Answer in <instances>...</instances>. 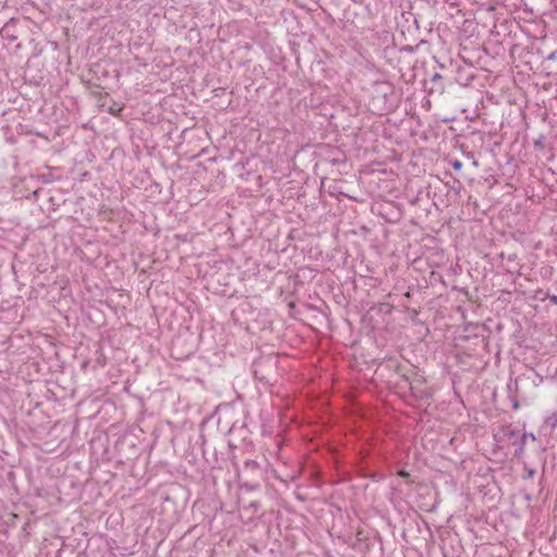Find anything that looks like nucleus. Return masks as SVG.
Wrapping results in <instances>:
<instances>
[{
    "mask_svg": "<svg viewBox=\"0 0 557 557\" xmlns=\"http://www.w3.org/2000/svg\"><path fill=\"white\" fill-rule=\"evenodd\" d=\"M233 465L236 468L237 478L242 487L247 491H256L261 487L265 479L267 460L264 458L261 461L247 459L242 469H238L235 461H233Z\"/></svg>",
    "mask_w": 557,
    "mask_h": 557,
    "instance_id": "f257e3e1",
    "label": "nucleus"
},
{
    "mask_svg": "<svg viewBox=\"0 0 557 557\" xmlns=\"http://www.w3.org/2000/svg\"><path fill=\"white\" fill-rule=\"evenodd\" d=\"M319 163L324 166H331V173L337 175L347 174L349 170L348 159L344 150L334 146H326L320 152Z\"/></svg>",
    "mask_w": 557,
    "mask_h": 557,
    "instance_id": "f03ea898",
    "label": "nucleus"
},
{
    "mask_svg": "<svg viewBox=\"0 0 557 557\" xmlns=\"http://www.w3.org/2000/svg\"><path fill=\"white\" fill-rule=\"evenodd\" d=\"M124 109V106L123 104H120V103H116L114 102L110 109H109V112L112 114V115H119L120 112Z\"/></svg>",
    "mask_w": 557,
    "mask_h": 557,
    "instance_id": "6ab92c4d",
    "label": "nucleus"
},
{
    "mask_svg": "<svg viewBox=\"0 0 557 557\" xmlns=\"http://www.w3.org/2000/svg\"><path fill=\"white\" fill-rule=\"evenodd\" d=\"M380 215L388 223H397L400 221L403 213L393 205V202H388L385 206H382Z\"/></svg>",
    "mask_w": 557,
    "mask_h": 557,
    "instance_id": "9d476101",
    "label": "nucleus"
},
{
    "mask_svg": "<svg viewBox=\"0 0 557 557\" xmlns=\"http://www.w3.org/2000/svg\"><path fill=\"white\" fill-rule=\"evenodd\" d=\"M406 198L412 206L426 205L430 200V187H420L416 193L410 189L406 190Z\"/></svg>",
    "mask_w": 557,
    "mask_h": 557,
    "instance_id": "6e6552de",
    "label": "nucleus"
},
{
    "mask_svg": "<svg viewBox=\"0 0 557 557\" xmlns=\"http://www.w3.org/2000/svg\"><path fill=\"white\" fill-rule=\"evenodd\" d=\"M397 475H398L399 478H401V479L407 480L408 482H412V481L410 480V478H411L410 473H409L407 470H405V469H399V470L397 471Z\"/></svg>",
    "mask_w": 557,
    "mask_h": 557,
    "instance_id": "4be33fe9",
    "label": "nucleus"
},
{
    "mask_svg": "<svg viewBox=\"0 0 557 557\" xmlns=\"http://www.w3.org/2000/svg\"><path fill=\"white\" fill-rule=\"evenodd\" d=\"M114 450L120 462L136 459L140 455V448L135 435L125 433L119 436L114 444Z\"/></svg>",
    "mask_w": 557,
    "mask_h": 557,
    "instance_id": "7ed1b4c3",
    "label": "nucleus"
},
{
    "mask_svg": "<svg viewBox=\"0 0 557 557\" xmlns=\"http://www.w3.org/2000/svg\"><path fill=\"white\" fill-rule=\"evenodd\" d=\"M546 292H544L543 289H539L536 290L535 293V298L540 300V298H543L544 295H545Z\"/></svg>",
    "mask_w": 557,
    "mask_h": 557,
    "instance_id": "393cba45",
    "label": "nucleus"
},
{
    "mask_svg": "<svg viewBox=\"0 0 557 557\" xmlns=\"http://www.w3.org/2000/svg\"><path fill=\"white\" fill-rule=\"evenodd\" d=\"M40 191H41V188H36V189L33 191V196H34L35 198H37Z\"/></svg>",
    "mask_w": 557,
    "mask_h": 557,
    "instance_id": "a878e982",
    "label": "nucleus"
},
{
    "mask_svg": "<svg viewBox=\"0 0 557 557\" xmlns=\"http://www.w3.org/2000/svg\"><path fill=\"white\" fill-rule=\"evenodd\" d=\"M443 557H460L462 546L457 534L447 535L442 539L441 545Z\"/></svg>",
    "mask_w": 557,
    "mask_h": 557,
    "instance_id": "423d86ee",
    "label": "nucleus"
},
{
    "mask_svg": "<svg viewBox=\"0 0 557 557\" xmlns=\"http://www.w3.org/2000/svg\"><path fill=\"white\" fill-rule=\"evenodd\" d=\"M183 494H184V490H183L182 485L176 484V485L171 486V488L169 491L164 492L161 495L163 509L164 510L172 509V510L176 511L177 497L183 496Z\"/></svg>",
    "mask_w": 557,
    "mask_h": 557,
    "instance_id": "0eeeda50",
    "label": "nucleus"
},
{
    "mask_svg": "<svg viewBox=\"0 0 557 557\" xmlns=\"http://www.w3.org/2000/svg\"><path fill=\"white\" fill-rule=\"evenodd\" d=\"M445 77L440 73H434L430 77L431 86L429 88V94H437L443 95L445 91V84H444Z\"/></svg>",
    "mask_w": 557,
    "mask_h": 557,
    "instance_id": "ddd939ff",
    "label": "nucleus"
},
{
    "mask_svg": "<svg viewBox=\"0 0 557 557\" xmlns=\"http://www.w3.org/2000/svg\"><path fill=\"white\" fill-rule=\"evenodd\" d=\"M414 51V48L412 46H404L399 49V52H409V53H412Z\"/></svg>",
    "mask_w": 557,
    "mask_h": 557,
    "instance_id": "b1692460",
    "label": "nucleus"
},
{
    "mask_svg": "<svg viewBox=\"0 0 557 557\" xmlns=\"http://www.w3.org/2000/svg\"><path fill=\"white\" fill-rule=\"evenodd\" d=\"M546 299H549V301L553 304V305H557V295L555 294H549L548 292L545 293L544 297L543 298H540L541 301H544Z\"/></svg>",
    "mask_w": 557,
    "mask_h": 557,
    "instance_id": "412c9836",
    "label": "nucleus"
},
{
    "mask_svg": "<svg viewBox=\"0 0 557 557\" xmlns=\"http://www.w3.org/2000/svg\"><path fill=\"white\" fill-rule=\"evenodd\" d=\"M543 71L546 72V75H550L554 72H557V50L552 51L546 57H543Z\"/></svg>",
    "mask_w": 557,
    "mask_h": 557,
    "instance_id": "4468645a",
    "label": "nucleus"
},
{
    "mask_svg": "<svg viewBox=\"0 0 557 557\" xmlns=\"http://www.w3.org/2000/svg\"><path fill=\"white\" fill-rule=\"evenodd\" d=\"M447 185H449L450 190L455 191L456 194H459L462 189V184L459 177H454L453 183H447Z\"/></svg>",
    "mask_w": 557,
    "mask_h": 557,
    "instance_id": "a211bd4d",
    "label": "nucleus"
},
{
    "mask_svg": "<svg viewBox=\"0 0 557 557\" xmlns=\"http://www.w3.org/2000/svg\"><path fill=\"white\" fill-rule=\"evenodd\" d=\"M449 163H450L455 174L457 175V177L467 178V176L462 172L463 163L460 160L454 159V160H450Z\"/></svg>",
    "mask_w": 557,
    "mask_h": 557,
    "instance_id": "2eb2a0df",
    "label": "nucleus"
},
{
    "mask_svg": "<svg viewBox=\"0 0 557 557\" xmlns=\"http://www.w3.org/2000/svg\"><path fill=\"white\" fill-rule=\"evenodd\" d=\"M401 16L406 20L407 23L412 22L414 28L419 29L418 18L413 13H411V12L403 13Z\"/></svg>",
    "mask_w": 557,
    "mask_h": 557,
    "instance_id": "dca6fc26",
    "label": "nucleus"
},
{
    "mask_svg": "<svg viewBox=\"0 0 557 557\" xmlns=\"http://www.w3.org/2000/svg\"><path fill=\"white\" fill-rule=\"evenodd\" d=\"M379 369H381L382 371L387 370V371L394 372L395 374L399 375L400 379H401V374L408 373L407 371H405V366L401 364L398 359L393 358V357L385 358L380 363Z\"/></svg>",
    "mask_w": 557,
    "mask_h": 557,
    "instance_id": "f8f14e48",
    "label": "nucleus"
},
{
    "mask_svg": "<svg viewBox=\"0 0 557 557\" xmlns=\"http://www.w3.org/2000/svg\"><path fill=\"white\" fill-rule=\"evenodd\" d=\"M37 178H38V181H40L44 184H48V183L53 182L52 174H50V173L40 174V175L37 176Z\"/></svg>",
    "mask_w": 557,
    "mask_h": 557,
    "instance_id": "aec40b11",
    "label": "nucleus"
},
{
    "mask_svg": "<svg viewBox=\"0 0 557 557\" xmlns=\"http://www.w3.org/2000/svg\"><path fill=\"white\" fill-rule=\"evenodd\" d=\"M525 11H529V13L535 17L542 14L539 9L534 10V8H527Z\"/></svg>",
    "mask_w": 557,
    "mask_h": 557,
    "instance_id": "5701e85b",
    "label": "nucleus"
},
{
    "mask_svg": "<svg viewBox=\"0 0 557 557\" xmlns=\"http://www.w3.org/2000/svg\"><path fill=\"white\" fill-rule=\"evenodd\" d=\"M545 140H546V136L541 134L537 139L534 140V148L536 150H540V151H543L546 146H545Z\"/></svg>",
    "mask_w": 557,
    "mask_h": 557,
    "instance_id": "f3484780",
    "label": "nucleus"
},
{
    "mask_svg": "<svg viewBox=\"0 0 557 557\" xmlns=\"http://www.w3.org/2000/svg\"><path fill=\"white\" fill-rule=\"evenodd\" d=\"M413 377L409 373L401 374V381L409 384L411 394L418 399H428L431 394L422 388L424 380L421 379L416 372L412 371Z\"/></svg>",
    "mask_w": 557,
    "mask_h": 557,
    "instance_id": "39448f33",
    "label": "nucleus"
},
{
    "mask_svg": "<svg viewBox=\"0 0 557 557\" xmlns=\"http://www.w3.org/2000/svg\"><path fill=\"white\" fill-rule=\"evenodd\" d=\"M18 22L20 21L17 18H10L0 29V36L10 44L14 42L18 38Z\"/></svg>",
    "mask_w": 557,
    "mask_h": 557,
    "instance_id": "1a4fd4ad",
    "label": "nucleus"
},
{
    "mask_svg": "<svg viewBox=\"0 0 557 557\" xmlns=\"http://www.w3.org/2000/svg\"><path fill=\"white\" fill-rule=\"evenodd\" d=\"M499 258L503 261H506V263L504 264V269L507 273L520 274L521 264L518 262L517 253L505 255V252H502L499 255Z\"/></svg>",
    "mask_w": 557,
    "mask_h": 557,
    "instance_id": "9b49d317",
    "label": "nucleus"
},
{
    "mask_svg": "<svg viewBox=\"0 0 557 557\" xmlns=\"http://www.w3.org/2000/svg\"><path fill=\"white\" fill-rule=\"evenodd\" d=\"M519 407H520L519 401H518V400H515V401L512 403V408H513L515 410H517V409H519Z\"/></svg>",
    "mask_w": 557,
    "mask_h": 557,
    "instance_id": "bb28decb",
    "label": "nucleus"
},
{
    "mask_svg": "<svg viewBox=\"0 0 557 557\" xmlns=\"http://www.w3.org/2000/svg\"><path fill=\"white\" fill-rule=\"evenodd\" d=\"M504 436L510 442L512 446L516 447L513 456L517 458L522 457L528 438L535 441V436L532 433L524 432L520 435L518 430L511 429L510 426L504 429Z\"/></svg>",
    "mask_w": 557,
    "mask_h": 557,
    "instance_id": "20e7f679",
    "label": "nucleus"
},
{
    "mask_svg": "<svg viewBox=\"0 0 557 557\" xmlns=\"http://www.w3.org/2000/svg\"><path fill=\"white\" fill-rule=\"evenodd\" d=\"M534 474H535V470H534V469H530V470L528 471V475H527V478H532Z\"/></svg>",
    "mask_w": 557,
    "mask_h": 557,
    "instance_id": "cd10ccee",
    "label": "nucleus"
}]
</instances>
